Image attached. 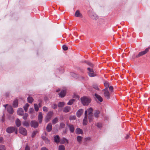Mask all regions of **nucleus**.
Wrapping results in <instances>:
<instances>
[{
    "label": "nucleus",
    "instance_id": "nucleus-25",
    "mask_svg": "<svg viewBox=\"0 0 150 150\" xmlns=\"http://www.w3.org/2000/svg\"><path fill=\"white\" fill-rule=\"evenodd\" d=\"M16 124L17 127H19L21 125V121L18 118L16 120Z\"/></svg>",
    "mask_w": 150,
    "mask_h": 150
},
{
    "label": "nucleus",
    "instance_id": "nucleus-53",
    "mask_svg": "<svg viewBox=\"0 0 150 150\" xmlns=\"http://www.w3.org/2000/svg\"><path fill=\"white\" fill-rule=\"evenodd\" d=\"M41 150H48L45 147H43L41 148Z\"/></svg>",
    "mask_w": 150,
    "mask_h": 150
},
{
    "label": "nucleus",
    "instance_id": "nucleus-43",
    "mask_svg": "<svg viewBox=\"0 0 150 150\" xmlns=\"http://www.w3.org/2000/svg\"><path fill=\"white\" fill-rule=\"evenodd\" d=\"M38 132L37 131H34L32 133V137H35L36 134L38 133Z\"/></svg>",
    "mask_w": 150,
    "mask_h": 150
},
{
    "label": "nucleus",
    "instance_id": "nucleus-44",
    "mask_svg": "<svg viewBox=\"0 0 150 150\" xmlns=\"http://www.w3.org/2000/svg\"><path fill=\"white\" fill-rule=\"evenodd\" d=\"M43 110L45 112H47L48 110V109L47 108V107H45V106H44L43 108Z\"/></svg>",
    "mask_w": 150,
    "mask_h": 150
},
{
    "label": "nucleus",
    "instance_id": "nucleus-52",
    "mask_svg": "<svg viewBox=\"0 0 150 150\" xmlns=\"http://www.w3.org/2000/svg\"><path fill=\"white\" fill-rule=\"evenodd\" d=\"M25 150H30V147L28 145H27L25 147Z\"/></svg>",
    "mask_w": 150,
    "mask_h": 150
},
{
    "label": "nucleus",
    "instance_id": "nucleus-24",
    "mask_svg": "<svg viewBox=\"0 0 150 150\" xmlns=\"http://www.w3.org/2000/svg\"><path fill=\"white\" fill-rule=\"evenodd\" d=\"M75 16L77 17H82L81 14L80 13V11L79 10H77L76 11L75 14Z\"/></svg>",
    "mask_w": 150,
    "mask_h": 150
},
{
    "label": "nucleus",
    "instance_id": "nucleus-12",
    "mask_svg": "<svg viewBox=\"0 0 150 150\" xmlns=\"http://www.w3.org/2000/svg\"><path fill=\"white\" fill-rule=\"evenodd\" d=\"M93 110L92 108H90L87 110L85 111V115H86L87 116V113H88V115H92V112L93 111Z\"/></svg>",
    "mask_w": 150,
    "mask_h": 150
},
{
    "label": "nucleus",
    "instance_id": "nucleus-28",
    "mask_svg": "<svg viewBox=\"0 0 150 150\" xmlns=\"http://www.w3.org/2000/svg\"><path fill=\"white\" fill-rule=\"evenodd\" d=\"M29 106V104L27 103L25 104V105L23 107L24 109L25 112H26L28 111V108Z\"/></svg>",
    "mask_w": 150,
    "mask_h": 150
},
{
    "label": "nucleus",
    "instance_id": "nucleus-16",
    "mask_svg": "<svg viewBox=\"0 0 150 150\" xmlns=\"http://www.w3.org/2000/svg\"><path fill=\"white\" fill-rule=\"evenodd\" d=\"M52 125L51 123L48 124L46 127V129L47 132H50L52 130Z\"/></svg>",
    "mask_w": 150,
    "mask_h": 150
},
{
    "label": "nucleus",
    "instance_id": "nucleus-2",
    "mask_svg": "<svg viewBox=\"0 0 150 150\" xmlns=\"http://www.w3.org/2000/svg\"><path fill=\"white\" fill-rule=\"evenodd\" d=\"M81 102L83 105H87L90 103L91 101L90 98L84 96L81 98Z\"/></svg>",
    "mask_w": 150,
    "mask_h": 150
},
{
    "label": "nucleus",
    "instance_id": "nucleus-30",
    "mask_svg": "<svg viewBox=\"0 0 150 150\" xmlns=\"http://www.w3.org/2000/svg\"><path fill=\"white\" fill-rule=\"evenodd\" d=\"M75 100V99H71V100H70L68 103L67 104L69 105H71L74 103Z\"/></svg>",
    "mask_w": 150,
    "mask_h": 150
},
{
    "label": "nucleus",
    "instance_id": "nucleus-36",
    "mask_svg": "<svg viewBox=\"0 0 150 150\" xmlns=\"http://www.w3.org/2000/svg\"><path fill=\"white\" fill-rule=\"evenodd\" d=\"M51 107L54 109H56L57 108V104L53 103L51 104Z\"/></svg>",
    "mask_w": 150,
    "mask_h": 150
},
{
    "label": "nucleus",
    "instance_id": "nucleus-8",
    "mask_svg": "<svg viewBox=\"0 0 150 150\" xmlns=\"http://www.w3.org/2000/svg\"><path fill=\"white\" fill-rule=\"evenodd\" d=\"M19 132L21 134L26 135L27 134V131L26 129L22 127H20L19 130Z\"/></svg>",
    "mask_w": 150,
    "mask_h": 150
},
{
    "label": "nucleus",
    "instance_id": "nucleus-7",
    "mask_svg": "<svg viewBox=\"0 0 150 150\" xmlns=\"http://www.w3.org/2000/svg\"><path fill=\"white\" fill-rule=\"evenodd\" d=\"M149 49L150 48L149 47L147 48L144 51L139 52V54L136 56V57H138L140 56L145 54L149 51Z\"/></svg>",
    "mask_w": 150,
    "mask_h": 150
},
{
    "label": "nucleus",
    "instance_id": "nucleus-45",
    "mask_svg": "<svg viewBox=\"0 0 150 150\" xmlns=\"http://www.w3.org/2000/svg\"><path fill=\"white\" fill-rule=\"evenodd\" d=\"M76 117L75 116H71L69 117V119L71 120H75Z\"/></svg>",
    "mask_w": 150,
    "mask_h": 150
},
{
    "label": "nucleus",
    "instance_id": "nucleus-18",
    "mask_svg": "<svg viewBox=\"0 0 150 150\" xmlns=\"http://www.w3.org/2000/svg\"><path fill=\"white\" fill-rule=\"evenodd\" d=\"M7 110L8 112L11 114H12L13 112V108L11 106H9L7 108Z\"/></svg>",
    "mask_w": 150,
    "mask_h": 150
},
{
    "label": "nucleus",
    "instance_id": "nucleus-23",
    "mask_svg": "<svg viewBox=\"0 0 150 150\" xmlns=\"http://www.w3.org/2000/svg\"><path fill=\"white\" fill-rule=\"evenodd\" d=\"M76 134H82L83 133L82 130L79 128H77L76 129Z\"/></svg>",
    "mask_w": 150,
    "mask_h": 150
},
{
    "label": "nucleus",
    "instance_id": "nucleus-27",
    "mask_svg": "<svg viewBox=\"0 0 150 150\" xmlns=\"http://www.w3.org/2000/svg\"><path fill=\"white\" fill-rule=\"evenodd\" d=\"M27 100L28 103H31L33 101V99L32 97L30 96H29L27 98Z\"/></svg>",
    "mask_w": 150,
    "mask_h": 150
},
{
    "label": "nucleus",
    "instance_id": "nucleus-31",
    "mask_svg": "<svg viewBox=\"0 0 150 150\" xmlns=\"http://www.w3.org/2000/svg\"><path fill=\"white\" fill-rule=\"evenodd\" d=\"M64 105V102H60L58 104V106L59 107H62Z\"/></svg>",
    "mask_w": 150,
    "mask_h": 150
},
{
    "label": "nucleus",
    "instance_id": "nucleus-6",
    "mask_svg": "<svg viewBox=\"0 0 150 150\" xmlns=\"http://www.w3.org/2000/svg\"><path fill=\"white\" fill-rule=\"evenodd\" d=\"M87 70L88 71V74L89 76L90 77H93L96 76V74L94 73L93 70L92 69L90 68H88Z\"/></svg>",
    "mask_w": 150,
    "mask_h": 150
},
{
    "label": "nucleus",
    "instance_id": "nucleus-38",
    "mask_svg": "<svg viewBox=\"0 0 150 150\" xmlns=\"http://www.w3.org/2000/svg\"><path fill=\"white\" fill-rule=\"evenodd\" d=\"M89 121L90 122L93 121V116L92 115H89L88 117Z\"/></svg>",
    "mask_w": 150,
    "mask_h": 150
},
{
    "label": "nucleus",
    "instance_id": "nucleus-50",
    "mask_svg": "<svg viewBox=\"0 0 150 150\" xmlns=\"http://www.w3.org/2000/svg\"><path fill=\"white\" fill-rule=\"evenodd\" d=\"M96 126L100 128L102 127V124L101 123H97Z\"/></svg>",
    "mask_w": 150,
    "mask_h": 150
},
{
    "label": "nucleus",
    "instance_id": "nucleus-26",
    "mask_svg": "<svg viewBox=\"0 0 150 150\" xmlns=\"http://www.w3.org/2000/svg\"><path fill=\"white\" fill-rule=\"evenodd\" d=\"M18 105V102L17 100H16L13 101V105L14 107H17Z\"/></svg>",
    "mask_w": 150,
    "mask_h": 150
},
{
    "label": "nucleus",
    "instance_id": "nucleus-46",
    "mask_svg": "<svg viewBox=\"0 0 150 150\" xmlns=\"http://www.w3.org/2000/svg\"><path fill=\"white\" fill-rule=\"evenodd\" d=\"M62 48L64 50H68V47L66 45H63Z\"/></svg>",
    "mask_w": 150,
    "mask_h": 150
},
{
    "label": "nucleus",
    "instance_id": "nucleus-10",
    "mask_svg": "<svg viewBox=\"0 0 150 150\" xmlns=\"http://www.w3.org/2000/svg\"><path fill=\"white\" fill-rule=\"evenodd\" d=\"M67 126L69 128V130L71 132L73 133L74 132L75 129L74 126L71 124H67Z\"/></svg>",
    "mask_w": 150,
    "mask_h": 150
},
{
    "label": "nucleus",
    "instance_id": "nucleus-47",
    "mask_svg": "<svg viewBox=\"0 0 150 150\" xmlns=\"http://www.w3.org/2000/svg\"><path fill=\"white\" fill-rule=\"evenodd\" d=\"M93 88L96 90H98L99 88L98 87V86L97 85H93Z\"/></svg>",
    "mask_w": 150,
    "mask_h": 150
},
{
    "label": "nucleus",
    "instance_id": "nucleus-5",
    "mask_svg": "<svg viewBox=\"0 0 150 150\" xmlns=\"http://www.w3.org/2000/svg\"><path fill=\"white\" fill-rule=\"evenodd\" d=\"M53 112L52 111H49L48 112L46 117V121L48 122L50 120L53 115Z\"/></svg>",
    "mask_w": 150,
    "mask_h": 150
},
{
    "label": "nucleus",
    "instance_id": "nucleus-17",
    "mask_svg": "<svg viewBox=\"0 0 150 150\" xmlns=\"http://www.w3.org/2000/svg\"><path fill=\"white\" fill-rule=\"evenodd\" d=\"M71 108L70 107L67 106L65 107L63 110V111L67 113L69 112Z\"/></svg>",
    "mask_w": 150,
    "mask_h": 150
},
{
    "label": "nucleus",
    "instance_id": "nucleus-22",
    "mask_svg": "<svg viewBox=\"0 0 150 150\" xmlns=\"http://www.w3.org/2000/svg\"><path fill=\"white\" fill-rule=\"evenodd\" d=\"M95 96L100 102H102L103 101L102 98L99 95L95 93Z\"/></svg>",
    "mask_w": 150,
    "mask_h": 150
},
{
    "label": "nucleus",
    "instance_id": "nucleus-51",
    "mask_svg": "<svg viewBox=\"0 0 150 150\" xmlns=\"http://www.w3.org/2000/svg\"><path fill=\"white\" fill-rule=\"evenodd\" d=\"M0 143H3V139L2 137H0Z\"/></svg>",
    "mask_w": 150,
    "mask_h": 150
},
{
    "label": "nucleus",
    "instance_id": "nucleus-37",
    "mask_svg": "<svg viewBox=\"0 0 150 150\" xmlns=\"http://www.w3.org/2000/svg\"><path fill=\"white\" fill-rule=\"evenodd\" d=\"M99 112L98 110H96L94 113V116L95 117H98V115L99 114Z\"/></svg>",
    "mask_w": 150,
    "mask_h": 150
},
{
    "label": "nucleus",
    "instance_id": "nucleus-59",
    "mask_svg": "<svg viewBox=\"0 0 150 150\" xmlns=\"http://www.w3.org/2000/svg\"><path fill=\"white\" fill-rule=\"evenodd\" d=\"M60 91V90L59 89H58L56 90V92H58Z\"/></svg>",
    "mask_w": 150,
    "mask_h": 150
},
{
    "label": "nucleus",
    "instance_id": "nucleus-49",
    "mask_svg": "<svg viewBox=\"0 0 150 150\" xmlns=\"http://www.w3.org/2000/svg\"><path fill=\"white\" fill-rule=\"evenodd\" d=\"M34 110L33 108L30 109L29 110V112L30 113H32L34 112Z\"/></svg>",
    "mask_w": 150,
    "mask_h": 150
},
{
    "label": "nucleus",
    "instance_id": "nucleus-15",
    "mask_svg": "<svg viewBox=\"0 0 150 150\" xmlns=\"http://www.w3.org/2000/svg\"><path fill=\"white\" fill-rule=\"evenodd\" d=\"M24 111L22 108H19L17 110V114L18 115H22L24 114Z\"/></svg>",
    "mask_w": 150,
    "mask_h": 150
},
{
    "label": "nucleus",
    "instance_id": "nucleus-55",
    "mask_svg": "<svg viewBox=\"0 0 150 150\" xmlns=\"http://www.w3.org/2000/svg\"><path fill=\"white\" fill-rule=\"evenodd\" d=\"M4 115L2 117V121L3 122H4V121L5 120V119H4Z\"/></svg>",
    "mask_w": 150,
    "mask_h": 150
},
{
    "label": "nucleus",
    "instance_id": "nucleus-35",
    "mask_svg": "<svg viewBox=\"0 0 150 150\" xmlns=\"http://www.w3.org/2000/svg\"><path fill=\"white\" fill-rule=\"evenodd\" d=\"M104 85L105 87V88H107L108 89V88H109V84L108 83V82H105L104 83Z\"/></svg>",
    "mask_w": 150,
    "mask_h": 150
},
{
    "label": "nucleus",
    "instance_id": "nucleus-3",
    "mask_svg": "<svg viewBox=\"0 0 150 150\" xmlns=\"http://www.w3.org/2000/svg\"><path fill=\"white\" fill-rule=\"evenodd\" d=\"M89 17L93 19L96 20L98 19V17L97 15L92 11H90L88 13Z\"/></svg>",
    "mask_w": 150,
    "mask_h": 150
},
{
    "label": "nucleus",
    "instance_id": "nucleus-56",
    "mask_svg": "<svg viewBox=\"0 0 150 150\" xmlns=\"http://www.w3.org/2000/svg\"><path fill=\"white\" fill-rule=\"evenodd\" d=\"M38 106L39 107H41L42 106V103L41 102L39 104Z\"/></svg>",
    "mask_w": 150,
    "mask_h": 150
},
{
    "label": "nucleus",
    "instance_id": "nucleus-32",
    "mask_svg": "<svg viewBox=\"0 0 150 150\" xmlns=\"http://www.w3.org/2000/svg\"><path fill=\"white\" fill-rule=\"evenodd\" d=\"M23 125L24 126L28 127L29 125V123L26 121H24L23 123Z\"/></svg>",
    "mask_w": 150,
    "mask_h": 150
},
{
    "label": "nucleus",
    "instance_id": "nucleus-4",
    "mask_svg": "<svg viewBox=\"0 0 150 150\" xmlns=\"http://www.w3.org/2000/svg\"><path fill=\"white\" fill-rule=\"evenodd\" d=\"M6 132L8 133H10L15 131V133L17 134V130H16L15 127H10L7 128L6 130Z\"/></svg>",
    "mask_w": 150,
    "mask_h": 150
},
{
    "label": "nucleus",
    "instance_id": "nucleus-39",
    "mask_svg": "<svg viewBox=\"0 0 150 150\" xmlns=\"http://www.w3.org/2000/svg\"><path fill=\"white\" fill-rule=\"evenodd\" d=\"M59 150H65V147L64 145H60L59 147Z\"/></svg>",
    "mask_w": 150,
    "mask_h": 150
},
{
    "label": "nucleus",
    "instance_id": "nucleus-41",
    "mask_svg": "<svg viewBox=\"0 0 150 150\" xmlns=\"http://www.w3.org/2000/svg\"><path fill=\"white\" fill-rule=\"evenodd\" d=\"M23 118L24 120H26L27 119V118L28 117V114L27 113H25L24 114H23Z\"/></svg>",
    "mask_w": 150,
    "mask_h": 150
},
{
    "label": "nucleus",
    "instance_id": "nucleus-42",
    "mask_svg": "<svg viewBox=\"0 0 150 150\" xmlns=\"http://www.w3.org/2000/svg\"><path fill=\"white\" fill-rule=\"evenodd\" d=\"M0 150H6L5 146L3 145H0Z\"/></svg>",
    "mask_w": 150,
    "mask_h": 150
},
{
    "label": "nucleus",
    "instance_id": "nucleus-54",
    "mask_svg": "<svg viewBox=\"0 0 150 150\" xmlns=\"http://www.w3.org/2000/svg\"><path fill=\"white\" fill-rule=\"evenodd\" d=\"M42 138L43 139V140H46V139H47V138L46 137H44V136H42Z\"/></svg>",
    "mask_w": 150,
    "mask_h": 150
},
{
    "label": "nucleus",
    "instance_id": "nucleus-58",
    "mask_svg": "<svg viewBox=\"0 0 150 150\" xmlns=\"http://www.w3.org/2000/svg\"><path fill=\"white\" fill-rule=\"evenodd\" d=\"M8 105L7 104L5 105H4V106L5 107V108H6V107Z\"/></svg>",
    "mask_w": 150,
    "mask_h": 150
},
{
    "label": "nucleus",
    "instance_id": "nucleus-9",
    "mask_svg": "<svg viewBox=\"0 0 150 150\" xmlns=\"http://www.w3.org/2000/svg\"><path fill=\"white\" fill-rule=\"evenodd\" d=\"M30 124L31 126L34 128L38 127V123L35 120L31 121Z\"/></svg>",
    "mask_w": 150,
    "mask_h": 150
},
{
    "label": "nucleus",
    "instance_id": "nucleus-14",
    "mask_svg": "<svg viewBox=\"0 0 150 150\" xmlns=\"http://www.w3.org/2000/svg\"><path fill=\"white\" fill-rule=\"evenodd\" d=\"M66 93V89L62 90L60 93L59 94V96L61 98L64 97Z\"/></svg>",
    "mask_w": 150,
    "mask_h": 150
},
{
    "label": "nucleus",
    "instance_id": "nucleus-21",
    "mask_svg": "<svg viewBox=\"0 0 150 150\" xmlns=\"http://www.w3.org/2000/svg\"><path fill=\"white\" fill-rule=\"evenodd\" d=\"M60 142L61 144H64L66 142L67 144L68 143V140L65 138H63L62 139L60 140Z\"/></svg>",
    "mask_w": 150,
    "mask_h": 150
},
{
    "label": "nucleus",
    "instance_id": "nucleus-19",
    "mask_svg": "<svg viewBox=\"0 0 150 150\" xmlns=\"http://www.w3.org/2000/svg\"><path fill=\"white\" fill-rule=\"evenodd\" d=\"M87 116L86 115H85V117L83 120V125H87Z\"/></svg>",
    "mask_w": 150,
    "mask_h": 150
},
{
    "label": "nucleus",
    "instance_id": "nucleus-34",
    "mask_svg": "<svg viewBox=\"0 0 150 150\" xmlns=\"http://www.w3.org/2000/svg\"><path fill=\"white\" fill-rule=\"evenodd\" d=\"M58 118L56 117L55 118H54L52 121V122L53 124H55L56 123L58 122Z\"/></svg>",
    "mask_w": 150,
    "mask_h": 150
},
{
    "label": "nucleus",
    "instance_id": "nucleus-57",
    "mask_svg": "<svg viewBox=\"0 0 150 150\" xmlns=\"http://www.w3.org/2000/svg\"><path fill=\"white\" fill-rule=\"evenodd\" d=\"M129 136L128 135H127L125 137L126 139H128L129 138Z\"/></svg>",
    "mask_w": 150,
    "mask_h": 150
},
{
    "label": "nucleus",
    "instance_id": "nucleus-48",
    "mask_svg": "<svg viewBox=\"0 0 150 150\" xmlns=\"http://www.w3.org/2000/svg\"><path fill=\"white\" fill-rule=\"evenodd\" d=\"M87 64L90 66L93 67V65L91 63L87 62Z\"/></svg>",
    "mask_w": 150,
    "mask_h": 150
},
{
    "label": "nucleus",
    "instance_id": "nucleus-11",
    "mask_svg": "<svg viewBox=\"0 0 150 150\" xmlns=\"http://www.w3.org/2000/svg\"><path fill=\"white\" fill-rule=\"evenodd\" d=\"M83 110L82 109H79L76 112V115L78 117H81V115L83 114Z\"/></svg>",
    "mask_w": 150,
    "mask_h": 150
},
{
    "label": "nucleus",
    "instance_id": "nucleus-1",
    "mask_svg": "<svg viewBox=\"0 0 150 150\" xmlns=\"http://www.w3.org/2000/svg\"><path fill=\"white\" fill-rule=\"evenodd\" d=\"M109 90V91L108 88H105L102 90V91L104 92L103 94L105 97L107 99H109L110 98V94L113 91V87L112 86H110Z\"/></svg>",
    "mask_w": 150,
    "mask_h": 150
},
{
    "label": "nucleus",
    "instance_id": "nucleus-40",
    "mask_svg": "<svg viewBox=\"0 0 150 150\" xmlns=\"http://www.w3.org/2000/svg\"><path fill=\"white\" fill-rule=\"evenodd\" d=\"M65 126V124L63 122H61L60 124L59 128H63Z\"/></svg>",
    "mask_w": 150,
    "mask_h": 150
},
{
    "label": "nucleus",
    "instance_id": "nucleus-20",
    "mask_svg": "<svg viewBox=\"0 0 150 150\" xmlns=\"http://www.w3.org/2000/svg\"><path fill=\"white\" fill-rule=\"evenodd\" d=\"M54 141L57 143H59L60 141L59 137L58 135H56L54 137Z\"/></svg>",
    "mask_w": 150,
    "mask_h": 150
},
{
    "label": "nucleus",
    "instance_id": "nucleus-33",
    "mask_svg": "<svg viewBox=\"0 0 150 150\" xmlns=\"http://www.w3.org/2000/svg\"><path fill=\"white\" fill-rule=\"evenodd\" d=\"M34 107L35 110L36 111H38L39 110V107L38 105L37 104H34Z\"/></svg>",
    "mask_w": 150,
    "mask_h": 150
},
{
    "label": "nucleus",
    "instance_id": "nucleus-13",
    "mask_svg": "<svg viewBox=\"0 0 150 150\" xmlns=\"http://www.w3.org/2000/svg\"><path fill=\"white\" fill-rule=\"evenodd\" d=\"M42 114L41 112H40L38 116V121L39 123H41L42 120Z\"/></svg>",
    "mask_w": 150,
    "mask_h": 150
},
{
    "label": "nucleus",
    "instance_id": "nucleus-29",
    "mask_svg": "<svg viewBox=\"0 0 150 150\" xmlns=\"http://www.w3.org/2000/svg\"><path fill=\"white\" fill-rule=\"evenodd\" d=\"M82 139V137L80 136H78L77 137V140L78 141V142L79 143H81V142Z\"/></svg>",
    "mask_w": 150,
    "mask_h": 150
}]
</instances>
